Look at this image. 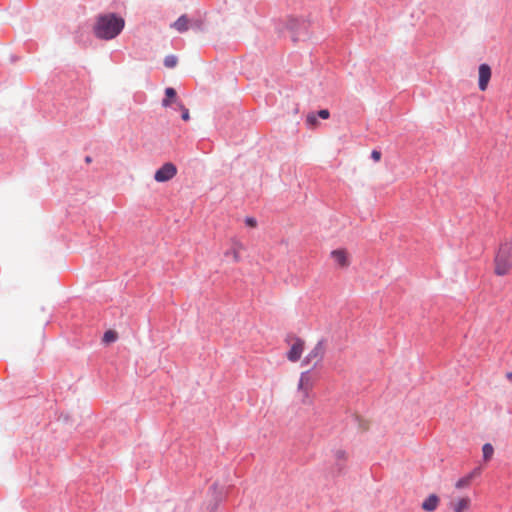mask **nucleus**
<instances>
[{
	"label": "nucleus",
	"mask_w": 512,
	"mask_h": 512,
	"mask_svg": "<svg viewBox=\"0 0 512 512\" xmlns=\"http://www.w3.org/2000/svg\"><path fill=\"white\" fill-rule=\"evenodd\" d=\"M125 21L115 13L100 14L96 18L93 33L96 38L111 40L117 37L123 30Z\"/></svg>",
	"instance_id": "obj_1"
},
{
	"label": "nucleus",
	"mask_w": 512,
	"mask_h": 512,
	"mask_svg": "<svg viewBox=\"0 0 512 512\" xmlns=\"http://www.w3.org/2000/svg\"><path fill=\"white\" fill-rule=\"evenodd\" d=\"M494 272L498 276H504L509 273L512 268V241H505L500 244L495 258Z\"/></svg>",
	"instance_id": "obj_2"
},
{
	"label": "nucleus",
	"mask_w": 512,
	"mask_h": 512,
	"mask_svg": "<svg viewBox=\"0 0 512 512\" xmlns=\"http://www.w3.org/2000/svg\"><path fill=\"white\" fill-rule=\"evenodd\" d=\"M326 348V340L322 338L307 354V356H309V358L313 361V368H317L321 365L326 353Z\"/></svg>",
	"instance_id": "obj_3"
},
{
	"label": "nucleus",
	"mask_w": 512,
	"mask_h": 512,
	"mask_svg": "<svg viewBox=\"0 0 512 512\" xmlns=\"http://www.w3.org/2000/svg\"><path fill=\"white\" fill-rule=\"evenodd\" d=\"M310 372V370L302 372L298 382V390L302 393V401L304 403H306V399L309 397V391L314 384Z\"/></svg>",
	"instance_id": "obj_4"
},
{
	"label": "nucleus",
	"mask_w": 512,
	"mask_h": 512,
	"mask_svg": "<svg viewBox=\"0 0 512 512\" xmlns=\"http://www.w3.org/2000/svg\"><path fill=\"white\" fill-rule=\"evenodd\" d=\"M177 173V168L173 163L163 164L154 175V179L157 182H166L171 180Z\"/></svg>",
	"instance_id": "obj_5"
},
{
	"label": "nucleus",
	"mask_w": 512,
	"mask_h": 512,
	"mask_svg": "<svg viewBox=\"0 0 512 512\" xmlns=\"http://www.w3.org/2000/svg\"><path fill=\"white\" fill-rule=\"evenodd\" d=\"M304 346L305 342L303 339L299 337H294L293 343L286 355L287 359L290 362H297L298 360H300L302 353L304 351Z\"/></svg>",
	"instance_id": "obj_6"
},
{
	"label": "nucleus",
	"mask_w": 512,
	"mask_h": 512,
	"mask_svg": "<svg viewBox=\"0 0 512 512\" xmlns=\"http://www.w3.org/2000/svg\"><path fill=\"white\" fill-rule=\"evenodd\" d=\"M288 27L295 34L293 36V40L297 41L307 34L308 23L303 19L299 20L292 18L288 22Z\"/></svg>",
	"instance_id": "obj_7"
},
{
	"label": "nucleus",
	"mask_w": 512,
	"mask_h": 512,
	"mask_svg": "<svg viewBox=\"0 0 512 512\" xmlns=\"http://www.w3.org/2000/svg\"><path fill=\"white\" fill-rule=\"evenodd\" d=\"M478 87L481 91H485L488 87V83L491 79V68L488 64H480L479 69Z\"/></svg>",
	"instance_id": "obj_8"
},
{
	"label": "nucleus",
	"mask_w": 512,
	"mask_h": 512,
	"mask_svg": "<svg viewBox=\"0 0 512 512\" xmlns=\"http://www.w3.org/2000/svg\"><path fill=\"white\" fill-rule=\"evenodd\" d=\"M331 257L340 267H346L349 264L347 254L344 250H333L331 252Z\"/></svg>",
	"instance_id": "obj_9"
},
{
	"label": "nucleus",
	"mask_w": 512,
	"mask_h": 512,
	"mask_svg": "<svg viewBox=\"0 0 512 512\" xmlns=\"http://www.w3.org/2000/svg\"><path fill=\"white\" fill-rule=\"evenodd\" d=\"M439 503V498L435 494H430L422 503V508L425 511L432 512L434 511Z\"/></svg>",
	"instance_id": "obj_10"
},
{
	"label": "nucleus",
	"mask_w": 512,
	"mask_h": 512,
	"mask_svg": "<svg viewBox=\"0 0 512 512\" xmlns=\"http://www.w3.org/2000/svg\"><path fill=\"white\" fill-rule=\"evenodd\" d=\"M165 98L162 100V106L168 107L171 105L172 100L177 104L179 101H177V94L174 88L167 87L165 89Z\"/></svg>",
	"instance_id": "obj_11"
},
{
	"label": "nucleus",
	"mask_w": 512,
	"mask_h": 512,
	"mask_svg": "<svg viewBox=\"0 0 512 512\" xmlns=\"http://www.w3.org/2000/svg\"><path fill=\"white\" fill-rule=\"evenodd\" d=\"M188 18L186 15H181L173 24L172 27L178 32L183 33L188 30Z\"/></svg>",
	"instance_id": "obj_12"
},
{
	"label": "nucleus",
	"mask_w": 512,
	"mask_h": 512,
	"mask_svg": "<svg viewBox=\"0 0 512 512\" xmlns=\"http://www.w3.org/2000/svg\"><path fill=\"white\" fill-rule=\"evenodd\" d=\"M470 505V499L467 497L460 498L456 502L452 503L453 512H463L468 509Z\"/></svg>",
	"instance_id": "obj_13"
},
{
	"label": "nucleus",
	"mask_w": 512,
	"mask_h": 512,
	"mask_svg": "<svg viewBox=\"0 0 512 512\" xmlns=\"http://www.w3.org/2000/svg\"><path fill=\"white\" fill-rule=\"evenodd\" d=\"M178 63L177 56L170 54L164 58V66L167 68H174Z\"/></svg>",
	"instance_id": "obj_14"
},
{
	"label": "nucleus",
	"mask_w": 512,
	"mask_h": 512,
	"mask_svg": "<svg viewBox=\"0 0 512 512\" xmlns=\"http://www.w3.org/2000/svg\"><path fill=\"white\" fill-rule=\"evenodd\" d=\"M482 452H483V458L485 460H488L492 457L494 448L490 443H486L482 447Z\"/></svg>",
	"instance_id": "obj_15"
},
{
	"label": "nucleus",
	"mask_w": 512,
	"mask_h": 512,
	"mask_svg": "<svg viewBox=\"0 0 512 512\" xmlns=\"http://www.w3.org/2000/svg\"><path fill=\"white\" fill-rule=\"evenodd\" d=\"M224 255H225L226 257H230V256H231V257H232V259H233V261H234L235 263H238V262H240V260H241L240 253H239V252H237L236 250L232 249V248H230L229 250H227V251L224 253Z\"/></svg>",
	"instance_id": "obj_16"
},
{
	"label": "nucleus",
	"mask_w": 512,
	"mask_h": 512,
	"mask_svg": "<svg viewBox=\"0 0 512 512\" xmlns=\"http://www.w3.org/2000/svg\"><path fill=\"white\" fill-rule=\"evenodd\" d=\"M472 477H473V473H471V474H469V475H467V476H465L463 478H460L456 482V487L457 488H463V487L467 486L470 483Z\"/></svg>",
	"instance_id": "obj_17"
},
{
	"label": "nucleus",
	"mask_w": 512,
	"mask_h": 512,
	"mask_svg": "<svg viewBox=\"0 0 512 512\" xmlns=\"http://www.w3.org/2000/svg\"><path fill=\"white\" fill-rule=\"evenodd\" d=\"M117 339V335L114 331L108 330L104 333L103 341L106 343L114 342Z\"/></svg>",
	"instance_id": "obj_18"
},
{
	"label": "nucleus",
	"mask_w": 512,
	"mask_h": 512,
	"mask_svg": "<svg viewBox=\"0 0 512 512\" xmlns=\"http://www.w3.org/2000/svg\"><path fill=\"white\" fill-rule=\"evenodd\" d=\"M231 248L236 250L239 253L241 250L245 249L244 244L237 238L231 239Z\"/></svg>",
	"instance_id": "obj_19"
},
{
	"label": "nucleus",
	"mask_w": 512,
	"mask_h": 512,
	"mask_svg": "<svg viewBox=\"0 0 512 512\" xmlns=\"http://www.w3.org/2000/svg\"><path fill=\"white\" fill-rule=\"evenodd\" d=\"M177 106H181V118L184 120V121H188L190 119V114H189V110L183 105L182 102H178L177 103Z\"/></svg>",
	"instance_id": "obj_20"
},
{
	"label": "nucleus",
	"mask_w": 512,
	"mask_h": 512,
	"mask_svg": "<svg viewBox=\"0 0 512 512\" xmlns=\"http://www.w3.org/2000/svg\"><path fill=\"white\" fill-rule=\"evenodd\" d=\"M317 116L314 113H310L306 117V124L310 127H313L317 124Z\"/></svg>",
	"instance_id": "obj_21"
},
{
	"label": "nucleus",
	"mask_w": 512,
	"mask_h": 512,
	"mask_svg": "<svg viewBox=\"0 0 512 512\" xmlns=\"http://www.w3.org/2000/svg\"><path fill=\"white\" fill-rule=\"evenodd\" d=\"M334 457H335L336 461H346V459H347L346 452L342 449L336 450L334 453Z\"/></svg>",
	"instance_id": "obj_22"
},
{
	"label": "nucleus",
	"mask_w": 512,
	"mask_h": 512,
	"mask_svg": "<svg viewBox=\"0 0 512 512\" xmlns=\"http://www.w3.org/2000/svg\"><path fill=\"white\" fill-rule=\"evenodd\" d=\"M345 462L346 461H336L335 464V470L337 474H341L345 469Z\"/></svg>",
	"instance_id": "obj_23"
},
{
	"label": "nucleus",
	"mask_w": 512,
	"mask_h": 512,
	"mask_svg": "<svg viewBox=\"0 0 512 512\" xmlns=\"http://www.w3.org/2000/svg\"><path fill=\"white\" fill-rule=\"evenodd\" d=\"M222 499H223V497H222L221 494L215 496V502L212 505V507L210 509V512H215L216 511V509H217L219 503L222 501Z\"/></svg>",
	"instance_id": "obj_24"
},
{
	"label": "nucleus",
	"mask_w": 512,
	"mask_h": 512,
	"mask_svg": "<svg viewBox=\"0 0 512 512\" xmlns=\"http://www.w3.org/2000/svg\"><path fill=\"white\" fill-rule=\"evenodd\" d=\"M245 224L249 227H256L257 226V220L254 217H246L245 218Z\"/></svg>",
	"instance_id": "obj_25"
},
{
	"label": "nucleus",
	"mask_w": 512,
	"mask_h": 512,
	"mask_svg": "<svg viewBox=\"0 0 512 512\" xmlns=\"http://www.w3.org/2000/svg\"><path fill=\"white\" fill-rule=\"evenodd\" d=\"M317 115L322 119H328L330 112L327 109H321L318 111Z\"/></svg>",
	"instance_id": "obj_26"
},
{
	"label": "nucleus",
	"mask_w": 512,
	"mask_h": 512,
	"mask_svg": "<svg viewBox=\"0 0 512 512\" xmlns=\"http://www.w3.org/2000/svg\"><path fill=\"white\" fill-rule=\"evenodd\" d=\"M371 158L374 160V161H379L380 158H381V152L378 151V150H373L372 153H371Z\"/></svg>",
	"instance_id": "obj_27"
},
{
	"label": "nucleus",
	"mask_w": 512,
	"mask_h": 512,
	"mask_svg": "<svg viewBox=\"0 0 512 512\" xmlns=\"http://www.w3.org/2000/svg\"><path fill=\"white\" fill-rule=\"evenodd\" d=\"M313 361L309 358V356H305L304 359L302 360L301 362V366H307L309 365L310 363H312Z\"/></svg>",
	"instance_id": "obj_28"
},
{
	"label": "nucleus",
	"mask_w": 512,
	"mask_h": 512,
	"mask_svg": "<svg viewBox=\"0 0 512 512\" xmlns=\"http://www.w3.org/2000/svg\"><path fill=\"white\" fill-rule=\"evenodd\" d=\"M210 489L213 490V494H217V483H214Z\"/></svg>",
	"instance_id": "obj_29"
},
{
	"label": "nucleus",
	"mask_w": 512,
	"mask_h": 512,
	"mask_svg": "<svg viewBox=\"0 0 512 512\" xmlns=\"http://www.w3.org/2000/svg\"><path fill=\"white\" fill-rule=\"evenodd\" d=\"M506 377H507L509 380H511V379H512V372H508V373L506 374Z\"/></svg>",
	"instance_id": "obj_30"
},
{
	"label": "nucleus",
	"mask_w": 512,
	"mask_h": 512,
	"mask_svg": "<svg viewBox=\"0 0 512 512\" xmlns=\"http://www.w3.org/2000/svg\"><path fill=\"white\" fill-rule=\"evenodd\" d=\"M85 161H86L87 163H90V162L92 161V160H91V157H90V156H87V157L85 158Z\"/></svg>",
	"instance_id": "obj_31"
}]
</instances>
